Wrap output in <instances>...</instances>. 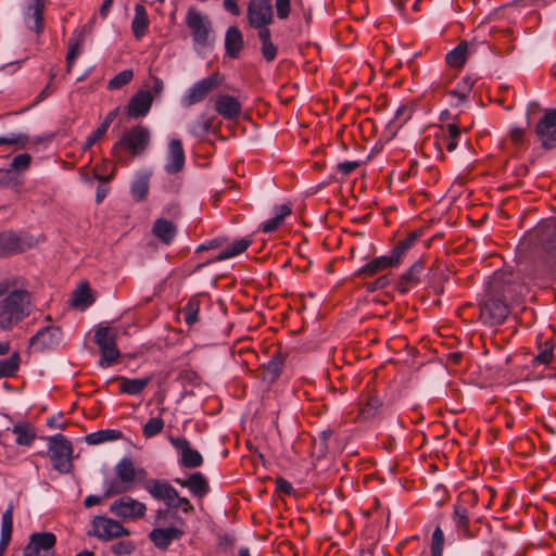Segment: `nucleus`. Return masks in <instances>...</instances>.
<instances>
[{"label":"nucleus","mask_w":556,"mask_h":556,"mask_svg":"<svg viewBox=\"0 0 556 556\" xmlns=\"http://www.w3.org/2000/svg\"><path fill=\"white\" fill-rule=\"evenodd\" d=\"M20 367V355L13 353L10 357L0 361V377H12L18 370Z\"/></svg>","instance_id":"47"},{"label":"nucleus","mask_w":556,"mask_h":556,"mask_svg":"<svg viewBox=\"0 0 556 556\" xmlns=\"http://www.w3.org/2000/svg\"><path fill=\"white\" fill-rule=\"evenodd\" d=\"M184 531L176 527L154 528L149 533V540L159 549H167L174 541L182 538Z\"/></svg>","instance_id":"18"},{"label":"nucleus","mask_w":556,"mask_h":556,"mask_svg":"<svg viewBox=\"0 0 556 556\" xmlns=\"http://www.w3.org/2000/svg\"><path fill=\"white\" fill-rule=\"evenodd\" d=\"M359 165L361 164L357 161H344L337 165V170L343 176H348L358 168Z\"/></svg>","instance_id":"60"},{"label":"nucleus","mask_w":556,"mask_h":556,"mask_svg":"<svg viewBox=\"0 0 556 556\" xmlns=\"http://www.w3.org/2000/svg\"><path fill=\"white\" fill-rule=\"evenodd\" d=\"M276 488L279 492L287 494V495H290L293 492L292 484L282 478H278L276 480Z\"/></svg>","instance_id":"64"},{"label":"nucleus","mask_w":556,"mask_h":556,"mask_svg":"<svg viewBox=\"0 0 556 556\" xmlns=\"http://www.w3.org/2000/svg\"><path fill=\"white\" fill-rule=\"evenodd\" d=\"M110 513L124 520H137L146 515L147 506L131 496L124 495L110 505Z\"/></svg>","instance_id":"10"},{"label":"nucleus","mask_w":556,"mask_h":556,"mask_svg":"<svg viewBox=\"0 0 556 556\" xmlns=\"http://www.w3.org/2000/svg\"><path fill=\"white\" fill-rule=\"evenodd\" d=\"M59 329L46 327L39 330L30 340L33 345H38L41 348H51L58 343L59 340Z\"/></svg>","instance_id":"34"},{"label":"nucleus","mask_w":556,"mask_h":556,"mask_svg":"<svg viewBox=\"0 0 556 556\" xmlns=\"http://www.w3.org/2000/svg\"><path fill=\"white\" fill-rule=\"evenodd\" d=\"M116 478L122 480L131 489L137 479H143L147 475L144 468H137L135 462L129 457H123L114 467Z\"/></svg>","instance_id":"17"},{"label":"nucleus","mask_w":556,"mask_h":556,"mask_svg":"<svg viewBox=\"0 0 556 556\" xmlns=\"http://www.w3.org/2000/svg\"><path fill=\"white\" fill-rule=\"evenodd\" d=\"M122 437L121 431L113 429L100 430L86 437V442L91 445L100 444L106 441L117 440Z\"/></svg>","instance_id":"42"},{"label":"nucleus","mask_w":556,"mask_h":556,"mask_svg":"<svg viewBox=\"0 0 556 556\" xmlns=\"http://www.w3.org/2000/svg\"><path fill=\"white\" fill-rule=\"evenodd\" d=\"M396 266H397V264L394 263V260L391 257V255L378 256V257H375L374 260H371L370 262L366 263L364 266H362L357 270V276L371 277L387 268L396 267Z\"/></svg>","instance_id":"25"},{"label":"nucleus","mask_w":556,"mask_h":556,"mask_svg":"<svg viewBox=\"0 0 556 556\" xmlns=\"http://www.w3.org/2000/svg\"><path fill=\"white\" fill-rule=\"evenodd\" d=\"M291 214V208L287 204H282L275 207L274 216L264 223H262L260 229L265 232L269 233L275 230H277L283 223L285 217Z\"/></svg>","instance_id":"32"},{"label":"nucleus","mask_w":556,"mask_h":556,"mask_svg":"<svg viewBox=\"0 0 556 556\" xmlns=\"http://www.w3.org/2000/svg\"><path fill=\"white\" fill-rule=\"evenodd\" d=\"M56 538L51 532L34 533L24 549V556H54Z\"/></svg>","instance_id":"14"},{"label":"nucleus","mask_w":556,"mask_h":556,"mask_svg":"<svg viewBox=\"0 0 556 556\" xmlns=\"http://www.w3.org/2000/svg\"><path fill=\"white\" fill-rule=\"evenodd\" d=\"M214 108L220 116L229 121L239 118L242 112V105L239 100L230 94L216 97Z\"/></svg>","instance_id":"19"},{"label":"nucleus","mask_w":556,"mask_h":556,"mask_svg":"<svg viewBox=\"0 0 556 556\" xmlns=\"http://www.w3.org/2000/svg\"><path fill=\"white\" fill-rule=\"evenodd\" d=\"M412 114H413V110L412 108L407 106V105H401L396 112H395V121L400 124V125H403L404 123H406L408 119H410L412 117Z\"/></svg>","instance_id":"61"},{"label":"nucleus","mask_w":556,"mask_h":556,"mask_svg":"<svg viewBox=\"0 0 556 556\" xmlns=\"http://www.w3.org/2000/svg\"><path fill=\"white\" fill-rule=\"evenodd\" d=\"M148 87L150 88L149 91L151 92L152 96H159L162 93L164 89V83L159 77L153 76L151 77V84H149Z\"/></svg>","instance_id":"62"},{"label":"nucleus","mask_w":556,"mask_h":556,"mask_svg":"<svg viewBox=\"0 0 556 556\" xmlns=\"http://www.w3.org/2000/svg\"><path fill=\"white\" fill-rule=\"evenodd\" d=\"M444 533L440 527H437L431 539V555L443 556Z\"/></svg>","instance_id":"53"},{"label":"nucleus","mask_w":556,"mask_h":556,"mask_svg":"<svg viewBox=\"0 0 556 556\" xmlns=\"http://www.w3.org/2000/svg\"><path fill=\"white\" fill-rule=\"evenodd\" d=\"M538 244L544 251L542 267L544 273L556 275V222H546L535 231Z\"/></svg>","instance_id":"3"},{"label":"nucleus","mask_w":556,"mask_h":556,"mask_svg":"<svg viewBox=\"0 0 556 556\" xmlns=\"http://www.w3.org/2000/svg\"><path fill=\"white\" fill-rule=\"evenodd\" d=\"M164 428V420L161 417L150 418L143 426L142 433L146 439H150L161 433Z\"/></svg>","instance_id":"52"},{"label":"nucleus","mask_w":556,"mask_h":556,"mask_svg":"<svg viewBox=\"0 0 556 556\" xmlns=\"http://www.w3.org/2000/svg\"><path fill=\"white\" fill-rule=\"evenodd\" d=\"M143 489L155 500L162 501L168 507L174 505L177 490L164 479H149L143 482Z\"/></svg>","instance_id":"15"},{"label":"nucleus","mask_w":556,"mask_h":556,"mask_svg":"<svg viewBox=\"0 0 556 556\" xmlns=\"http://www.w3.org/2000/svg\"><path fill=\"white\" fill-rule=\"evenodd\" d=\"M151 140V131L148 127L137 125L126 130L112 148L113 155L122 162L119 151L124 150L131 156L142 155Z\"/></svg>","instance_id":"2"},{"label":"nucleus","mask_w":556,"mask_h":556,"mask_svg":"<svg viewBox=\"0 0 556 556\" xmlns=\"http://www.w3.org/2000/svg\"><path fill=\"white\" fill-rule=\"evenodd\" d=\"M134 551L135 544L132 543V541L129 540L118 541L111 545V552L117 556L129 555Z\"/></svg>","instance_id":"55"},{"label":"nucleus","mask_w":556,"mask_h":556,"mask_svg":"<svg viewBox=\"0 0 556 556\" xmlns=\"http://www.w3.org/2000/svg\"><path fill=\"white\" fill-rule=\"evenodd\" d=\"M283 368V359L280 355H273L266 365L265 379L275 381L281 374Z\"/></svg>","instance_id":"48"},{"label":"nucleus","mask_w":556,"mask_h":556,"mask_svg":"<svg viewBox=\"0 0 556 556\" xmlns=\"http://www.w3.org/2000/svg\"><path fill=\"white\" fill-rule=\"evenodd\" d=\"M12 432L16 434L15 442L18 445L29 446L36 438L33 429L26 425H15Z\"/></svg>","instance_id":"45"},{"label":"nucleus","mask_w":556,"mask_h":556,"mask_svg":"<svg viewBox=\"0 0 556 556\" xmlns=\"http://www.w3.org/2000/svg\"><path fill=\"white\" fill-rule=\"evenodd\" d=\"M186 24L197 47L204 48L211 43L212 24L207 15L195 8H190L186 15Z\"/></svg>","instance_id":"5"},{"label":"nucleus","mask_w":556,"mask_h":556,"mask_svg":"<svg viewBox=\"0 0 556 556\" xmlns=\"http://www.w3.org/2000/svg\"><path fill=\"white\" fill-rule=\"evenodd\" d=\"M185 151L179 139H172L168 143V155L165 170L168 174H176L184 168Z\"/></svg>","instance_id":"21"},{"label":"nucleus","mask_w":556,"mask_h":556,"mask_svg":"<svg viewBox=\"0 0 556 556\" xmlns=\"http://www.w3.org/2000/svg\"><path fill=\"white\" fill-rule=\"evenodd\" d=\"M553 358V345L545 341L544 345L541 348L539 354L534 357V363L539 364H549Z\"/></svg>","instance_id":"57"},{"label":"nucleus","mask_w":556,"mask_h":556,"mask_svg":"<svg viewBox=\"0 0 556 556\" xmlns=\"http://www.w3.org/2000/svg\"><path fill=\"white\" fill-rule=\"evenodd\" d=\"M420 236L421 232L413 231L395 244L391 253V257L394 260V263L397 265L401 263L403 255L415 244Z\"/></svg>","instance_id":"35"},{"label":"nucleus","mask_w":556,"mask_h":556,"mask_svg":"<svg viewBox=\"0 0 556 556\" xmlns=\"http://www.w3.org/2000/svg\"><path fill=\"white\" fill-rule=\"evenodd\" d=\"M175 482L187 488L197 497H204L210 492V485L202 472H194L188 479H175Z\"/></svg>","instance_id":"23"},{"label":"nucleus","mask_w":556,"mask_h":556,"mask_svg":"<svg viewBox=\"0 0 556 556\" xmlns=\"http://www.w3.org/2000/svg\"><path fill=\"white\" fill-rule=\"evenodd\" d=\"M243 48V36L237 26H231L227 29L225 36V49L227 55L230 58H238Z\"/></svg>","instance_id":"28"},{"label":"nucleus","mask_w":556,"mask_h":556,"mask_svg":"<svg viewBox=\"0 0 556 556\" xmlns=\"http://www.w3.org/2000/svg\"><path fill=\"white\" fill-rule=\"evenodd\" d=\"M5 138H7V144H18L22 148H24L28 141V137L23 134H17V135L13 134Z\"/></svg>","instance_id":"63"},{"label":"nucleus","mask_w":556,"mask_h":556,"mask_svg":"<svg viewBox=\"0 0 556 556\" xmlns=\"http://www.w3.org/2000/svg\"><path fill=\"white\" fill-rule=\"evenodd\" d=\"M173 504L174 505H168V508H178L185 514H190L194 510L191 502L187 497H180L178 494L175 501H173Z\"/></svg>","instance_id":"59"},{"label":"nucleus","mask_w":556,"mask_h":556,"mask_svg":"<svg viewBox=\"0 0 556 556\" xmlns=\"http://www.w3.org/2000/svg\"><path fill=\"white\" fill-rule=\"evenodd\" d=\"M22 251L21 238L13 231L0 232V256Z\"/></svg>","instance_id":"31"},{"label":"nucleus","mask_w":556,"mask_h":556,"mask_svg":"<svg viewBox=\"0 0 556 556\" xmlns=\"http://www.w3.org/2000/svg\"><path fill=\"white\" fill-rule=\"evenodd\" d=\"M473 494H463L460 501L454 505L453 521L455 523L458 536L464 539H470L472 534L469 530V511L462 502L467 500L473 501Z\"/></svg>","instance_id":"16"},{"label":"nucleus","mask_w":556,"mask_h":556,"mask_svg":"<svg viewBox=\"0 0 556 556\" xmlns=\"http://www.w3.org/2000/svg\"><path fill=\"white\" fill-rule=\"evenodd\" d=\"M117 332L114 328L101 327L94 333V342L101 352L99 362L101 367H109L119 358V351L116 346Z\"/></svg>","instance_id":"7"},{"label":"nucleus","mask_w":556,"mask_h":556,"mask_svg":"<svg viewBox=\"0 0 556 556\" xmlns=\"http://www.w3.org/2000/svg\"><path fill=\"white\" fill-rule=\"evenodd\" d=\"M90 534L102 541L128 535L129 531L117 520L98 516L92 520Z\"/></svg>","instance_id":"11"},{"label":"nucleus","mask_w":556,"mask_h":556,"mask_svg":"<svg viewBox=\"0 0 556 556\" xmlns=\"http://www.w3.org/2000/svg\"><path fill=\"white\" fill-rule=\"evenodd\" d=\"M252 243V241L248 238H241L239 240L233 241L228 247L224 248L219 254L217 255V261H224L227 258L235 257L241 253H243Z\"/></svg>","instance_id":"41"},{"label":"nucleus","mask_w":556,"mask_h":556,"mask_svg":"<svg viewBox=\"0 0 556 556\" xmlns=\"http://www.w3.org/2000/svg\"><path fill=\"white\" fill-rule=\"evenodd\" d=\"M509 314V308L502 298L488 294L480 305V319L488 326L501 325Z\"/></svg>","instance_id":"8"},{"label":"nucleus","mask_w":556,"mask_h":556,"mask_svg":"<svg viewBox=\"0 0 556 556\" xmlns=\"http://www.w3.org/2000/svg\"><path fill=\"white\" fill-rule=\"evenodd\" d=\"M114 379L118 381V390L121 393L132 396L140 395L152 381L151 376L143 378H127L121 376Z\"/></svg>","instance_id":"24"},{"label":"nucleus","mask_w":556,"mask_h":556,"mask_svg":"<svg viewBox=\"0 0 556 556\" xmlns=\"http://www.w3.org/2000/svg\"><path fill=\"white\" fill-rule=\"evenodd\" d=\"M73 447L62 434H55L49 439V456L52 466L61 473H67L72 468Z\"/></svg>","instance_id":"6"},{"label":"nucleus","mask_w":556,"mask_h":556,"mask_svg":"<svg viewBox=\"0 0 556 556\" xmlns=\"http://www.w3.org/2000/svg\"><path fill=\"white\" fill-rule=\"evenodd\" d=\"M224 83V76L216 72L212 75L195 81L188 88L181 97L180 103L185 108H190L202 102L213 90L217 89Z\"/></svg>","instance_id":"4"},{"label":"nucleus","mask_w":556,"mask_h":556,"mask_svg":"<svg viewBox=\"0 0 556 556\" xmlns=\"http://www.w3.org/2000/svg\"><path fill=\"white\" fill-rule=\"evenodd\" d=\"M475 81L476 80L470 75H466L457 83L454 89L448 91L450 96L457 98L455 105H459L468 99L475 86Z\"/></svg>","instance_id":"36"},{"label":"nucleus","mask_w":556,"mask_h":556,"mask_svg":"<svg viewBox=\"0 0 556 556\" xmlns=\"http://www.w3.org/2000/svg\"><path fill=\"white\" fill-rule=\"evenodd\" d=\"M151 174L148 172H140L136 175L130 185V194L136 202H141L147 199L149 192Z\"/></svg>","instance_id":"30"},{"label":"nucleus","mask_w":556,"mask_h":556,"mask_svg":"<svg viewBox=\"0 0 556 556\" xmlns=\"http://www.w3.org/2000/svg\"><path fill=\"white\" fill-rule=\"evenodd\" d=\"M424 263L415 262L400 278L396 283V290L405 294L419 283L420 275L424 270Z\"/></svg>","instance_id":"22"},{"label":"nucleus","mask_w":556,"mask_h":556,"mask_svg":"<svg viewBox=\"0 0 556 556\" xmlns=\"http://www.w3.org/2000/svg\"><path fill=\"white\" fill-rule=\"evenodd\" d=\"M257 36L261 41V52H262L263 58L267 62L274 61L277 56L278 48L271 41L270 29L258 30Z\"/></svg>","instance_id":"39"},{"label":"nucleus","mask_w":556,"mask_h":556,"mask_svg":"<svg viewBox=\"0 0 556 556\" xmlns=\"http://www.w3.org/2000/svg\"><path fill=\"white\" fill-rule=\"evenodd\" d=\"M275 9L279 20H287L291 13V0H275Z\"/></svg>","instance_id":"58"},{"label":"nucleus","mask_w":556,"mask_h":556,"mask_svg":"<svg viewBox=\"0 0 556 556\" xmlns=\"http://www.w3.org/2000/svg\"><path fill=\"white\" fill-rule=\"evenodd\" d=\"M134 78L132 70H124L115 75L108 84L109 90H118L128 85Z\"/></svg>","instance_id":"49"},{"label":"nucleus","mask_w":556,"mask_h":556,"mask_svg":"<svg viewBox=\"0 0 556 556\" xmlns=\"http://www.w3.org/2000/svg\"><path fill=\"white\" fill-rule=\"evenodd\" d=\"M153 102V96L148 90H139L129 101L127 105V114L130 117L146 116Z\"/></svg>","instance_id":"20"},{"label":"nucleus","mask_w":556,"mask_h":556,"mask_svg":"<svg viewBox=\"0 0 556 556\" xmlns=\"http://www.w3.org/2000/svg\"><path fill=\"white\" fill-rule=\"evenodd\" d=\"M535 134L544 149L556 148V109L545 111L535 126Z\"/></svg>","instance_id":"13"},{"label":"nucleus","mask_w":556,"mask_h":556,"mask_svg":"<svg viewBox=\"0 0 556 556\" xmlns=\"http://www.w3.org/2000/svg\"><path fill=\"white\" fill-rule=\"evenodd\" d=\"M46 8L45 0H30L27 5L26 15L33 20V25L29 28L40 34L43 30V12Z\"/></svg>","instance_id":"29"},{"label":"nucleus","mask_w":556,"mask_h":556,"mask_svg":"<svg viewBox=\"0 0 556 556\" xmlns=\"http://www.w3.org/2000/svg\"><path fill=\"white\" fill-rule=\"evenodd\" d=\"M13 530V505L10 504L5 511L2 514L1 518V539L0 546L3 548H8L9 543L11 541Z\"/></svg>","instance_id":"40"},{"label":"nucleus","mask_w":556,"mask_h":556,"mask_svg":"<svg viewBox=\"0 0 556 556\" xmlns=\"http://www.w3.org/2000/svg\"><path fill=\"white\" fill-rule=\"evenodd\" d=\"M94 299L87 282L80 283L72 293L71 304L74 307L86 308L93 303Z\"/></svg>","instance_id":"37"},{"label":"nucleus","mask_w":556,"mask_h":556,"mask_svg":"<svg viewBox=\"0 0 556 556\" xmlns=\"http://www.w3.org/2000/svg\"><path fill=\"white\" fill-rule=\"evenodd\" d=\"M31 156L28 153L17 154L11 163V169L27 170L29 168Z\"/></svg>","instance_id":"56"},{"label":"nucleus","mask_w":556,"mask_h":556,"mask_svg":"<svg viewBox=\"0 0 556 556\" xmlns=\"http://www.w3.org/2000/svg\"><path fill=\"white\" fill-rule=\"evenodd\" d=\"M83 42L84 38L83 36H78L77 38H73L70 40L68 43V51L66 54V70L70 73L77 60V58L80 55L83 50Z\"/></svg>","instance_id":"43"},{"label":"nucleus","mask_w":556,"mask_h":556,"mask_svg":"<svg viewBox=\"0 0 556 556\" xmlns=\"http://www.w3.org/2000/svg\"><path fill=\"white\" fill-rule=\"evenodd\" d=\"M213 126V118L205 114L200 115L190 126V134L194 137H204Z\"/></svg>","instance_id":"44"},{"label":"nucleus","mask_w":556,"mask_h":556,"mask_svg":"<svg viewBox=\"0 0 556 556\" xmlns=\"http://www.w3.org/2000/svg\"><path fill=\"white\" fill-rule=\"evenodd\" d=\"M200 303L195 299H191L182 308L184 319L187 325L192 326L198 321Z\"/></svg>","instance_id":"51"},{"label":"nucleus","mask_w":556,"mask_h":556,"mask_svg":"<svg viewBox=\"0 0 556 556\" xmlns=\"http://www.w3.org/2000/svg\"><path fill=\"white\" fill-rule=\"evenodd\" d=\"M35 311V302L24 279L0 280V332L11 331Z\"/></svg>","instance_id":"1"},{"label":"nucleus","mask_w":556,"mask_h":556,"mask_svg":"<svg viewBox=\"0 0 556 556\" xmlns=\"http://www.w3.org/2000/svg\"><path fill=\"white\" fill-rule=\"evenodd\" d=\"M248 23L257 30L269 29L268 25L274 20L273 4L270 0H250L247 9Z\"/></svg>","instance_id":"9"},{"label":"nucleus","mask_w":556,"mask_h":556,"mask_svg":"<svg viewBox=\"0 0 556 556\" xmlns=\"http://www.w3.org/2000/svg\"><path fill=\"white\" fill-rule=\"evenodd\" d=\"M152 233L162 243L169 245L177 235V227L173 222L157 218L152 226Z\"/></svg>","instance_id":"26"},{"label":"nucleus","mask_w":556,"mask_h":556,"mask_svg":"<svg viewBox=\"0 0 556 556\" xmlns=\"http://www.w3.org/2000/svg\"><path fill=\"white\" fill-rule=\"evenodd\" d=\"M132 490L118 478L105 482L104 497L123 494Z\"/></svg>","instance_id":"50"},{"label":"nucleus","mask_w":556,"mask_h":556,"mask_svg":"<svg viewBox=\"0 0 556 556\" xmlns=\"http://www.w3.org/2000/svg\"><path fill=\"white\" fill-rule=\"evenodd\" d=\"M173 447L178 452V463L184 468H198L203 464L201 453L191 447L190 442L185 437H169Z\"/></svg>","instance_id":"12"},{"label":"nucleus","mask_w":556,"mask_h":556,"mask_svg":"<svg viewBox=\"0 0 556 556\" xmlns=\"http://www.w3.org/2000/svg\"><path fill=\"white\" fill-rule=\"evenodd\" d=\"M149 27V17L146 8L142 4L135 5V16L131 22V29L137 39L142 38Z\"/></svg>","instance_id":"33"},{"label":"nucleus","mask_w":556,"mask_h":556,"mask_svg":"<svg viewBox=\"0 0 556 556\" xmlns=\"http://www.w3.org/2000/svg\"><path fill=\"white\" fill-rule=\"evenodd\" d=\"M0 184L5 185L16 191L20 190L22 182L15 176L13 170L10 169H0Z\"/></svg>","instance_id":"54"},{"label":"nucleus","mask_w":556,"mask_h":556,"mask_svg":"<svg viewBox=\"0 0 556 556\" xmlns=\"http://www.w3.org/2000/svg\"><path fill=\"white\" fill-rule=\"evenodd\" d=\"M460 135L459 127L455 124H448L441 138L443 144L448 152H453L457 148V139Z\"/></svg>","instance_id":"46"},{"label":"nucleus","mask_w":556,"mask_h":556,"mask_svg":"<svg viewBox=\"0 0 556 556\" xmlns=\"http://www.w3.org/2000/svg\"><path fill=\"white\" fill-rule=\"evenodd\" d=\"M382 406V401L376 394H367L361 403L357 419L366 421L379 415Z\"/></svg>","instance_id":"27"},{"label":"nucleus","mask_w":556,"mask_h":556,"mask_svg":"<svg viewBox=\"0 0 556 556\" xmlns=\"http://www.w3.org/2000/svg\"><path fill=\"white\" fill-rule=\"evenodd\" d=\"M468 56V43L466 41L459 42L453 50H451L446 56V63L455 68H462Z\"/></svg>","instance_id":"38"}]
</instances>
